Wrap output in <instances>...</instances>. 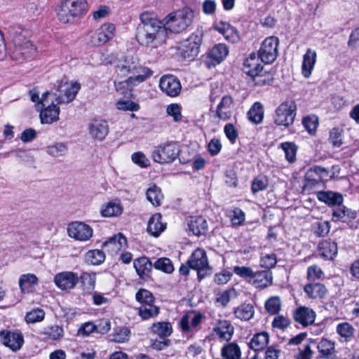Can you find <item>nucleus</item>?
Returning a JSON list of instances; mask_svg holds the SVG:
<instances>
[{"mask_svg": "<svg viewBox=\"0 0 359 359\" xmlns=\"http://www.w3.org/2000/svg\"><path fill=\"white\" fill-rule=\"evenodd\" d=\"M140 19V23L137 27L135 34L137 42L151 48L163 45L168 37L164 20H159L149 12L141 13Z\"/></svg>", "mask_w": 359, "mask_h": 359, "instance_id": "obj_1", "label": "nucleus"}, {"mask_svg": "<svg viewBox=\"0 0 359 359\" xmlns=\"http://www.w3.org/2000/svg\"><path fill=\"white\" fill-rule=\"evenodd\" d=\"M115 72L120 79L127 77L129 81L143 82L152 74L147 67L142 66L137 57L128 55L115 66Z\"/></svg>", "mask_w": 359, "mask_h": 359, "instance_id": "obj_2", "label": "nucleus"}, {"mask_svg": "<svg viewBox=\"0 0 359 359\" xmlns=\"http://www.w3.org/2000/svg\"><path fill=\"white\" fill-rule=\"evenodd\" d=\"M194 18V11L188 7H185L169 13L163 20L167 31L180 33L186 30L192 24Z\"/></svg>", "mask_w": 359, "mask_h": 359, "instance_id": "obj_3", "label": "nucleus"}, {"mask_svg": "<svg viewBox=\"0 0 359 359\" xmlns=\"http://www.w3.org/2000/svg\"><path fill=\"white\" fill-rule=\"evenodd\" d=\"M87 7L86 0H61L57 14L60 22L68 23L81 16Z\"/></svg>", "mask_w": 359, "mask_h": 359, "instance_id": "obj_4", "label": "nucleus"}, {"mask_svg": "<svg viewBox=\"0 0 359 359\" xmlns=\"http://www.w3.org/2000/svg\"><path fill=\"white\" fill-rule=\"evenodd\" d=\"M41 102L43 107L40 114L41 123L50 124L57 121L59 119L60 108L53 94L48 91L43 93Z\"/></svg>", "mask_w": 359, "mask_h": 359, "instance_id": "obj_5", "label": "nucleus"}, {"mask_svg": "<svg viewBox=\"0 0 359 359\" xmlns=\"http://www.w3.org/2000/svg\"><path fill=\"white\" fill-rule=\"evenodd\" d=\"M188 264L191 265L192 269L197 271L199 280L212 273L206 252L202 248H198L192 252L188 259Z\"/></svg>", "mask_w": 359, "mask_h": 359, "instance_id": "obj_6", "label": "nucleus"}, {"mask_svg": "<svg viewBox=\"0 0 359 359\" xmlns=\"http://www.w3.org/2000/svg\"><path fill=\"white\" fill-rule=\"evenodd\" d=\"M297 111V105L293 100L282 102L276 110L274 122L278 126L288 127L294 123Z\"/></svg>", "mask_w": 359, "mask_h": 359, "instance_id": "obj_7", "label": "nucleus"}, {"mask_svg": "<svg viewBox=\"0 0 359 359\" xmlns=\"http://www.w3.org/2000/svg\"><path fill=\"white\" fill-rule=\"evenodd\" d=\"M179 153L178 145L170 142L158 146L152 152V158L155 162L168 163L174 161L179 156Z\"/></svg>", "mask_w": 359, "mask_h": 359, "instance_id": "obj_8", "label": "nucleus"}, {"mask_svg": "<svg viewBox=\"0 0 359 359\" xmlns=\"http://www.w3.org/2000/svg\"><path fill=\"white\" fill-rule=\"evenodd\" d=\"M13 43L14 48L11 53L13 60L20 63L34 57L35 49L29 40L17 36L14 38Z\"/></svg>", "mask_w": 359, "mask_h": 359, "instance_id": "obj_9", "label": "nucleus"}, {"mask_svg": "<svg viewBox=\"0 0 359 359\" xmlns=\"http://www.w3.org/2000/svg\"><path fill=\"white\" fill-rule=\"evenodd\" d=\"M81 88L77 82L60 83L55 93H52L57 104H67L72 102Z\"/></svg>", "mask_w": 359, "mask_h": 359, "instance_id": "obj_10", "label": "nucleus"}, {"mask_svg": "<svg viewBox=\"0 0 359 359\" xmlns=\"http://www.w3.org/2000/svg\"><path fill=\"white\" fill-rule=\"evenodd\" d=\"M202 37L191 34L187 39L180 43L178 51L180 56L189 61L193 60L198 54Z\"/></svg>", "mask_w": 359, "mask_h": 359, "instance_id": "obj_11", "label": "nucleus"}, {"mask_svg": "<svg viewBox=\"0 0 359 359\" xmlns=\"http://www.w3.org/2000/svg\"><path fill=\"white\" fill-rule=\"evenodd\" d=\"M278 43L279 40L276 36H270L265 39L258 52L262 62L269 64L276 59Z\"/></svg>", "mask_w": 359, "mask_h": 359, "instance_id": "obj_12", "label": "nucleus"}, {"mask_svg": "<svg viewBox=\"0 0 359 359\" xmlns=\"http://www.w3.org/2000/svg\"><path fill=\"white\" fill-rule=\"evenodd\" d=\"M114 32L115 27L113 24H104L97 29L88 33V43L94 46L104 44L114 37Z\"/></svg>", "mask_w": 359, "mask_h": 359, "instance_id": "obj_13", "label": "nucleus"}, {"mask_svg": "<svg viewBox=\"0 0 359 359\" xmlns=\"http://www.w3.org/2000/svg\"><path fill=\"white\" fill-rule=\"evenodd\" d=\"M93 229L82 222H72L67 227L69 236L80 241H88L93 236Z\"/></svg>", "mask_w": 359, "mask_h": 359, "instance_id": "obj_14", "label": "nucleus"}, {"mask_svg": "<svg viewBox=\"0 0 359 359\" xmlns=\"http://www.w3.org/2000/svg\"><path fill=\"white\" fill-rule=\"evenodd\" d=\"M234 109L235 104L233 97L230 95H225L222 97L216 109L212 111V113H214L215 117L226 121L231 118Z\"/></svg>", "mask_w": 359, "mask_h": 359, "instance_id": "obj_15", "label": "nucleus"}, {"mask_svg": "<svg viewBox=\"0 0 359 359\" xmlns=\"http://www.w3.org/2000/svg\"><path fill=\"white\" fill-rule=\"evenodd\" d=\"M159 86L163 92L170 97L177 96L181 91V83L173 75H165L160 79Z\"/></svg>", "mask_w": 359, "mask_h": 359, "instance_id": "obj_16", "label": "nucleus"}, {"mask_svg": "<svg viewBox=\"0 0 359 359\" xmlns=\"http://www.w3.org/2000/svg\"><path fill=\"white\" fill-rule=\"evenodd\" d=\"M90 137L97 141H103L109 131L108 123L104 120L95 119L88 127Z\"/></svg>", "mask_w": 359, "mask_h": 359, "instance_id": "obj_17", "label": "nucleus"}, {"mask_svg": "<svg viewBox=\"0 0 359 359\" xmlns=\"http://www.w3.org/2000/svg\"><path fill=\"white\" fill-rule=\"evenodd\" d=\"M0 341L6 346L14 351L19 350L23 344L24 339L21 334L8 330L0 331Z\"/></svg>", "mask_w": 359, "mask_h": 359, "instance_id": "obj_18", "label": "nucleus"}, {"mask_svg": "<svg viewBox=\"0 0 359 359\" xmlns=\"http://www.w3.org/2000/svg\"><path fill=\"white\" fill-rule=\"evenodd\" d=\"M55 285L61 290H71L74 288L79 281L76 273L71 271H65L57 273L54 278Z\"/></svg>", "mask_w": 359, "mask_h": 359, "instance_id": "obj_19", "label": "nucleus"}, {"mask_svg": "<svg viewBox=\"0 0 359 359\" xmlns=\"http://www.w3.org/2000/svg\"><path fill=\"white\" fill-rule=\"evenodd\" d=\"M248 282L256 288H266L273 283L272 273L269 270L257 271Z\"/></svg>", "mask_w": 359, "mask_h": 359, "instance_id": "obj_20", "label": "nucleus"}, {"mask_svg": "<svg viewBox=\"0 0 359 359\" xmlns=\"http://www.w3.org/2000/svg\"><path fill=\"white\" fill-rule=\"evenodd\" d=\"M127 247L126 238L121 233L109 238L102 244V248L111 255Z\"/></svg>", "mask_w": 359, "mask_h": 359, "instance_id": "obj_21", "label": "nucleus"}, {"mask_svg": "<svg viewBox=\"0 0 359 359\" xmlns=\"http://www.w3.org/2000/svg\"><path fill=\"white\" fill-rule=\"evenodd\" d=\"M133 266L141 279L147 280L150 278L154 264L148 257L143 256L134 259Z\"/></svg>", "mask_w": 359, "mask_h": 359, "instance_id": "obj_22", "label": "nucleus"}, {"mask_svg": "<svg viewBox=\"0 0 359 359\" xmlns=\"http://www.w3.org/2000/svg\"><path fill=\"white\" fill-rule=\"evenodd\" d=\"M214 29L221 33L226 40L231 43H236L239 40V35L236 29L229 23L220 21L213 26Z\"/></svg>", "mask_w": 359, "mask_h": 359, "instance_id": "obj_23", "label": "nucleus"}, {"mask_svg": "<svg viewBox=\"0 0 359 359\" xmlns=\"http://www.w3.org/2000/svg\"><path fill=\"white\" fill-rule=\"evenodd\" d=\"M315 318L316 313L314 311L306 306H300L294 313V320L303 326H307L313 323Z\"/></svg>", "mask_w": 359, "mask_h": 359, "instance_id": "obj_24", "label": "nucleus"}, {"mask_svg": "<svg viewBox=\"0 0 359 359\" xmlns=\"http://www.w3.org/2000/svg\"><path fill=\"white\" fill-rule=\"evenodd\" d=\"M317 349L319 353V358L336 359V351L334 342L327 339H321L318 343Z\"/></svg>", "mask_w": 359, "mask_h": 359, "instance_id": "obj_25", "label": "nucleus"}, {"mask_svg": "<svg viewBox=\"0 0 359 359\" xmlns=\"http://www.w3.org/2000/svg\"><path fill=\"white\" fill-rule=\"evenodd\" d=\"M328 175L329 172L325 168L315 165L311 168L306 174V185H315L318 183V181L328 177Z\"/></svg>", "mask_w": 359, "mask_h": 359, "instance_id": "obj_26", "label": "nucleus"}, {"mask_svg": "<svg viewBox=\"0 0 359 359\" xmlns=\"http://www.w3.org/2000/svg\"><path fill=\"white\" fill-rule=\"evenodd\" d=\"M317 198L329 206L340 205L343 203V196L332 191H320L316 193Z\"/></svg>", "mask_w": 359, "mask_h": 359, "instance_id": "obj_27", "label": "nucleus"}, {"mask_svg": "<svg viewBox=\"0 0 359 359\" xmlns=\"http://www.w3.org/2000/svg\"><path fill=\"white\" fill-rule=\"evenodd\" d=\"M233 327L226 320H219L213 328L214 332L222 339L229 341L233 333Z\"/></svg>", "mask_w": 359, "mask_h": 359, "instance_id": "obj_28", "label": "nucleus"}, {"mask_svg": "<svg viewBox=\"0 0 359 359\" xmlns=\"http://www.w3.org/2000/svg\"><path fill=\"white\" fill-rule=\"evenodd\" d=\"M316 53L311 48H308L303 56L302 72L305 78H309L313 69L316 62Z\"/></svg>", "mask_w": 359, "mask_h": 359, "instance_id": "obj_29", "label": "nucleus"}, {"mask_svg": "<svg viewBox=\"0 0 359 359\" xmlns=\"http://www.w3.org/2000/svg\"><path fill=\"white\" fill-rule=\"evenodd\" d=\"M260 57L259 55H257L255 53H251L247 57L243 64V70L248 75L252 76L257 74V72L262 70V66L260 63Z\"/></svg>", "mask_w": 359, "mask_h": 359, "instance_id": "obj_30", "label": "nucleus"}, {"mask_svg": "<svg viewBox=\"0 0 359 359\" xmlns=\"http://www.w3.org/2000/svg\"><path fill=\"white\" fill-rule=\"evenodd\" d=\"M320 255L327 259H332L338 252L337 244L335 241L329 240H324L318 245Z\"/></svg>", "mask_w": 359, "mask_h": 359, "instance_id": "obj_31", "label": "nucleus"}, {"mask_svg": "<svg viewBox=\"0 0 359 359\" xmlns=\"http://www.w3.org/2000/svg\"><path fill=\"white\" fill-rule=\"evenodd\" d=\"M165 229V224L161 222V215L160 213L154 214L149 219L147 225L148 233L158 237Z\"/></svg>", "mask_w": 359, "mask_h": 359, "instance_id": "obj_32", "label": "nucleus"}, {"mask_svg": "<svg viewBox=\"0 0 359 359\" xmlns=\"http://www.w3.org/2000/svg\"><path fill=\"white\" fill-rule=\"evenodd\" d=\"M229 48L224 43H219L212 47L208 53V57L212 60V65L220 63L228 55Z\"/></svg>", "mask_w": 359, "mask_h": 359, "instance_id": "obj_33", "label": "nucleus"}, {"mask_svg": "<svg viewBox=\"0 0 359 359\" xmlns=\"http://www.w3.org/2000/svg\"><path fill=\"white\" fill-rule=\"evenodd\" d=\"M203 314L197 313L191 318L189 315L186 314L182 316L180 320V326L184 332H189L191 328H196L198 327L203 319Z\"/></svg>", "mask_w": 359, "mask_h": 359, "instance_id": "obj_34", "label": "nucleus"}, {"mask_svg": "<svg viewBox=\"0 0 359 359\" xmlns=\"http://www.w3.org/2000/svg\"><path fill=\"white\" fill-rule=\"evenodd\" d=\"M304 290L308 297L311 299L323 298L327 293L325 285L318 283L306 284Z\"/></svg>", "mask_w": 359, "mask_h": 359, "instance_id": "obj_35", "label": "nucleus"}, {"mask_svg": "<svg viewBox=\"0 0 359 359\" xmlns=\"http://www.w3.org/2000/svg\"><path fill=\"white\" fill-rule=\"evenodd\" d=\"M233 314L241 320H249L254 316L255 309L252 304L244 303L234 309Z\"/></svg>", "mask_w": 359, "mask_h": 359, "instance_id": "obj_36", "label": "nucleus"}, {"mask_svg": "<svg viewBox=\"0 0 359 359\" xmlns=\"http://www.w3.org/2000/svg\"><path fill=\"white\" fill-rule=\"evenodd\" d=\"M188 225L189 230L196 236L205 233L208 227L206 220L201 216L191 217Z\"/></svg>", "mask_w": 359, "mask_h": 359, "instance_id": "obj_37", "label": "nucleus"}, {"mask_svg": "<svg viewBox=\"0 0 359 359\" xmlns=\"http://www.w3.org/2000/svg\"><path fill=\"white\" fill-rule=\"evenodd\" d=\"M151 332L158 335L161 338L169 337L172 332V325L168 322H158L154 323L150 327Z\"/></svg>", "mask_w": 359, "mask_h": 359, "instance_id": "obj_38", "label": "nucleus"}, {"mask_svg": "<svg viewBox=\"0 0 359 359\" xmlns=\"http://www.w3.org/2000/svg\"><path fill=\"white\" fill-rule=\"evenodd\" d=\"M332 217L335 221L348 222L355 217V214L345 206L339 205L333 210Z\"/></svg>", "mask_w": 359, "mask_h": 359, "instance_id": "obj_39", "label": "nucleus"}, {"mask_svg": "<svg viewBox=\"0 0 359 359\" xmlns=\"http://www.w3.org/2000/svg\"><path fill=\"white\" fill-rule=\"evenodd\" d=\"M159 310V307L155 306L154 303H149L141 305L138 308V314L142 320H148L156 317Z\"/></svg>", "mask_w": 359, "mask_h": 359, "instance_id": "obj_40", "label": "nucleus"}, {"mask_svg": "<svg viewBox=\"0 0 359 359\" xmlns=\"http://www.w3.org/2000/svg\"><path fill=\"white\" fill-rule=\"evenodd\" d=\"M269 337L267 332L257 333L250 341V346L255 351L263 350L269 343Z\"/></svg>", "mask_w": 359, "mask_h": 359, "instance_id": "obj_41", "label": "nucleus"}, {"mask_svg": "<svg viewBox=\"0 0 359 359\" xmlns=\"http://www.w3.org/2000/svg\"><path fill=\"white\" fill-rule=\"evenodd\" d=\"M147 200L154 206H158L163 198L161 189L156 184L148 188L147 193Z\"/></svg>", "mask_w": 359, "mask_h": 359, "instance_id": "obj_42", "label": "nucleus"}, {"mask_svg": "<svg viewBox=\"0 0 359 359\" xmlns=\"http://www.w3.org/2000/svg\"><path fill=\"white\" fill-rule=\"evenodd\" d=\"M248 119L253 123H260L264 117V110L262 105L259 103H255L248 112Z\"/></svg>", "mask_w": 359, "mask_h": 359, "instance_id": "obj_43", "label": "nucleus"}, {"mask_svg": "<svg viewBox=\"0 0 359 359\" xmlns=\"http://www.w3.org/2000/svg\"><path fill=\"white\" fill-rule=\"evenodd\" d=\"M68 151L67 144L65 142H55L47 147L46 152L53 157L65 156Z\"/></svg>", "mask_w": 359, "mask_h": 359, "instance_id": "obj_44", "label": "nucleus"}, {"mask_svg": "<svg viewBox=\"0 0 359 359\" xmlns=\"http://www.w3.org/2000/svg\"><path fill=\"white\" fill-rule=\"evenodd\" d=\"M250 77H252V82L253 84L257 86L270 85L273 82L271 74L266 72H263L262 70L257 72L255 75L250 76Z\"/></svg>", "mask_w": 359, "mask_h": 359, "instance_id": "obj_45", "label": "nucleus"}, {"mask_svg": "<svg viewBox=\"0 0 359 359\" xmlns=\"http://www.w3.org/2000/svg\"><path fill=\"white\" fill-rule=\"evenodd\" d=\"M222 355L225 359H239L241 357V351L236 344L231 343L223 346Z\"/></svg>", "mask_w": 359, "mask_h": 359, "instance_id": "obj_46", "label": "nucleus"}, {"mask_svg": "<svg viewBox=\"0 0 359 359\" xmlns=\"http://www.w3.org/2000/svg\"><path fill=\"white\" fill-rule=\"evenodd\" d=\"M123 212V208L119 203L113 202L108 203L101 210V214L103 217H116L120 215Z\"/></svg>", "mask_w": 359, "mask_h": 359, "instance_id": "obj_47", "label": "nucleus"}, {"mask_svg": "<svg viewBox=\"0 0 359 359\" xmlns=\"http://www.w3.org/2000/svg\"><path fill=\"white\" fill-rule=\"evenodd\" d=\"M280 148L284 151L285 158L288 162L293 163L296 161L297 146L294 142H283L280 144Z\"/></svg>", "mask_w": 359, "mask_h": 359, "instance_id": "obj_48", "label": "nucleus"}, {"mask_svg": "<svg viewBox=\"0 0 359 359\" xmlns=\"http://www.w3.org/2000/svg\"><path fill=\"white\" fill-rule=\"evenodd\" d=\"M43 333L50 339L58 340L63 337L64 330L61 326L54 325L44 328Z\"/></svg>", "mask_w": 359, "mask_h": 359, "instance_id": "obj_49", "label": "nucleus"}, {"mask_svg": "<svg viewBox=\"0 0 359 359\" xmlns=\"http://www.w3.org/2000/svg\"><path fill=\"white\" fill-rule=\"evenodd\" d=\"M130 335V329L127 327H121L116 330L110 340L116 343H124L129 340Z\"/></svg>", "mask_w": 359, "mask_h": 359, "instance_id": "obj_50", "label": "nucleus"}, {"mask_svg": "<svg viewBox=\"0 0 359 359\" xmlns=\"http://www.w3.org/2000/svg\"><path fill=\"white\" fill-rule=\"evenodd\" d=\"M154 268L166 273H171L174 271L171 260L167 257L158 259L154 264Z\"/></svg>", "mask_w": 359, "mask_h": 359, "instance_id": "obj_51", "label": "nucleus"}, {"mask_svg": "<svg viewBox=\"0 0 359 359\" xmlns=\"http://www.w3.org/2000/svg\"><path fill=\"white\" fill-rule=\"evenodd\" d=\"M264 306L269 313L271 315L277 314L281 308L280 299L277 296L271 297L266 301Z\"/></svg>", "mask_w": 359, "mask_h": 359, "instance_id": "obj_52", "label": "nucleus"}, {"mask_svg": "<svg viewBox=\"0 0 359 359\" xmlns=\"http://www.w3.org/2000/svg\"><path fill=\"white\" fill-rule=\"evenodd\" d=\"M105 255L103 251L100 250H92L86 254V259L91 264L97 265L104 262Z\"/></svg>", "mask_w": 359, "mask_h": 359, "instance_id": "obj_53", "label": "nucleus"}, {"mask_svg": "<svg viewBox=\"0 0 359 359\" xmlns=\"http://www.w3.org/2000/svg\"><path fill=\"white\" fill-rule=\"evenodd\" d=\"M125 80H119L118 77L117 76L116 79L114 81V85L116 87V90L118 92H120L121 94L126 93V90H131L132 88L134 86H136L137 84L140 83V82L137 81H129V78L125 77Z\"/></svg>", "mask_w": 359, "mask_h": 359, "instance_id": "obj_54", "label": "nucleus"}, {"mask_svg": "<svg viewBox=\"0 0 359 359\" xmlns=\"http://www.w3.org/2000/svg\"><path fill=\"white\" fill-rule=\"evenodd\" d=\"M81 283L84 290H92L95 285V273L83 272L80 276Z\"/></svg>", "mask_w": 359, "mask_h": 359, "instance_id": "obj_55", "label": "nucleus"}, {"mask_svg": "<svg viewBox=\"0 0 359 359\" xmlns=\"http://www.w3.org/2000/svg\"><path fill=\"white\" fill-rule=\"evenodd\" d=\"M268 178L264 175L256 177L251 184V189L253 194L264 190L268 186Z\"/></svg>", "mask_w": 359, "mask_h": 359, "instance_id": "obj_56", "label": "nucleus"}, {"mask_svg": "<svg viewBox=\"0 0 359 359\" xmlns=\"http://www.w3.org/2000/svg\"><path fill=\"white\" fill-rule=\"evenodd\" d=\"M336 330L338 334L345 339L351 337L355 332L354 327L348 323L338 324Z\"/></svg>", "mask_w": 359, "mask_h": 359, "instance_id": "obj_57", "label": "nucleus"}, {"mask_svg": "<svg viewBox=\"0 0 359 359\" xmlns=\"http://www.w3.org/2000/svg\"><path fill=\"white\" fill-rule=\"evenodd\" d=\"M302 124L310 134H313L318 125V118L315 115L307 116L303 118Z\"/></svg>", "mask_w": 359, "mask_h": 359, "instance_id": "obj_58", "label": "nucleus"}, {"mask_svg": "<svg viewBox=\"0 0 359 359\" xmlns=\"http://www.w3.org/2000/svg\"><path fill=\"white\" fill-rule=\"evenodd\" d=\"M135 298L141 305L154 303V297L151 292L145 289H140L135 295Z\"/></svg>", "mask_w": 359, "mask_h": 359, "instance_id": "obj_59", "label": "nucleus"}, {"mask_svg": "<svg viewBox=\"0 0 359 359\" xmlns=\"http://www.w3.org/2000/svg\"><path fill=\"white\" fill-rule=\"evenodd\" d=\"M38 278L34 274L28 273L22 275L19 280V286L22 292L26 290V285H37Z\"/></svg>", "mask_w": 359, "mask_h": 359, "instance_id": "obj_60", "label": "nucleus"}, {"mask_svg": "<svg viewBox=\"0 0 359 359\" xmlns=\"http://www.w3.org/2000/svg\"><path fill=\"white\" fill-rule=\"evenodd\" d=\"M45 312L41 309H34L28 312L26 315L25 320L28 323H35L43 320Z\"/></svg>", "mask_w": 359, "mask_h": 359, "instance_id": "obj_61", "label": "nucleus"}, {"mask_svg": "<svg viewBox=\"0 0 359 359\" xmlns=\"http://www.w3.org/2000/svg\"><path fill=\"white\" fill-rule=\"evenodd\" d=\"M229 217L231 218V224L233 226L241 225L245 220V214L238 208L229 211Z\"/></svg>", "mask_w": 359, "mask_h": 359, "instance_id": "obj_62", "label": "nucleus"}, {"mask_svg": "<svg viewBox=\"0 0 359 359\" xmlns=\"http://www.w3.org/2000/svg\"><path fill=\"white\" fill-rule=\"evenodd\" d=\"M116 107L119 110L136 111L139 110L138 104L130 100H119L116 102Z\"/></svg>", "mask_w": 359, "mask_h": 359, "instance_id": "obj_63", "label": "nucleus"}, {"mask_svg": "<svg viewBox=\"0 0 359 359\" xmlns=\"http://www.w3.org/2000/svg\"><path fill=\"white\" fill-rule=\"evenodd\" d=\"M167 113L173 118L175 121H179L182 118L181 107L178 104H171L167 107Z\"/></svg>", "mask_w": 359, "mask_h": 359, "instance_id": "obj_64", "label": "nucleus"}]
</instances>
